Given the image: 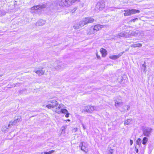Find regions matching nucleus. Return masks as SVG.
Instances as JSON below:
<instances>
[{
  "instance_id": "obj_41",
  "label": "nucleus",
  "mask_w": 154,
  "mask_h": 154,
  "mask_svg": "<svg viewBox=\"0 0 154 154\" xmlns=\"http://www.w3.org/2000/svg\"><path fill=\"white\" fill-rule=\"evenodd\" d=\"M75 130L76 131V130H77V128H75Z\"/></svg>"
},
{
  "instance_id": "obj_29",
  "label": "nucleus",
  "mask_w": 154,
  "mask_h": 154,
  "mask_svg": "<svg viewBox=\"0 0 154 154\" xmlns=\"http://www.w3.org/2000/svg\"><path fill=\"white\" fill-rule=\"evenodd\" d=\"M131 122V120L128 119L126 120L125 122V125H129L130 124V123Z\"/></svg>"
},
{
  "instance_id": "obj_37",
  "label": "nucleus",
  "mask_w": 154,
  "mask_h": 154,
  "mask_svg": "<svg viewBox=\"0 0 154 154\" xmlns=\"http://www.w3.org/2000/svg\"><path fill=\"white\" fill-rule=\"evenodd\" d=\"M82 127H83V129H86V128H85V126H84V125L83 124H82Z\"/></svg>"
},
{
  "instance_id": "obj_18",
  "label": "nucleus",
  "mask_w": 154,
  "mask_h": 154,
  "mask_svg": "<svg viewBox=\"0 0 154 154\" xmlns=\"http://www.w3.org/2000/svg\"><path fill=\"white\" fill-rule=\"evenodd\" d=\"M100 52L102 54L103 57H105L107 54V51L105 49L102 48L100 49Z\"/></svg>"
},
{
  "instance_id": "obj_28",
  "label": "nucleus",
  "mask_w": 154,
  "mask_h": 154,
  "mask_svg": "<svg viewBox=\"0 0 154 154\" xmlns=\"http://www.w3.org/2000/svg\"><path fill=\"white\" fill-rule=\"evenodd\" d=\"M146 65L144 64H143L142 65V69L143 70V71L144 72H146Z\"/></svg>"
},
{
  "instance_id": "obj_38",
  "label": "nucleus",
  "mask_w": 154,
  "mask_h": 154,
  "mask_svg": "<svg viewBox=\"0 0 154 154\" xmlns=\"http://www.w3.org/2000/svg\"><path fill=\"white\" fill-rule=\"evenodd\" d=\"M97 57L98 59L100 58V56H98L97 54Z\"/></svg>"
},
{
  "instance_id": "obj_21",
  "label": "nucleus",
  "mask_w": 154,
  "mask_h": 154,
  "mask_svg": "<svg viewBox=\"0 0 154 154\" xmlns=\"http://www.w3.org/2000/svg\"><path fill=\"white\" fill-rule=\"evenodd\" d=\"M57 4L60 6H64V0H59Z\"/></svg>"
},
{
  "instance_id": "obj_19",
  "label": "nucleus",
  "mask_w": 154,
  "mask_h": 154,
  "mask_svg": "<svg viewBox=\"0 0 154 154\" xmlns=\"http://www.w3.org/2000/svg\"><path fill=\"white\" fill-rule=\"evenodd\" d=\"M90 113H91L94 111H97L99 110V107L97 106H90Z\"/></svg>"
},
{
  "instance_id": "obj_27",
  "label": "nucleus",
  "mask_w": 154,
  "mask_h": 154,
  "mask_svg": "<svg viewBox=\"0 0 154 154\" xmlns=\"http://www.w3.org/2000/svg\"><path fill=\"white\" fill-rule=\"evenodd\" d=\"M148 140V139L146 137H144L143 138V140H142V143L143 145H145L146 144Z\"/></svg>"
},
{
  "instance_id": "obj_39",
  "label": "nucleus",
  "mask_w": 154,
  "mask_h": 154,
  "mask_svg": "<svg viewBox=\"0 0 154 154\" xmlns=\"http://www.w3.org/2000/svg\"><path fill=\"white\" fill-rule=\"evenodd\" d=\"M67 121H68L69 122H70V120L69 119H67V120H65V121L66 122Z\"/></svg>"
},
{
  "instance_id": "obj_6",
  "label": "nucleus",
  "mask_w": 154,
  "mask_h": 154,
  "mask_svg": "<svg viewBox=\"0 0 154 154\" xmlns=\"http://www.w3.org/2000/svg\"><path fill=\"white\" fill-rule=\"evenodd\" d=\"M46 4H44L42 5H38L33 6L30 9L31 11H40L41 10L45 8L46 7Z\"/></svg>"
},
{
  "instance_id": "obj_26",
  "label": "nucleus",
  "mask_w": 154,
  "mask_h": 154,
  "mask_svg": "<svg viewBox=\"0 0 154 154\" xmlns=\"http://www.w3.org/2000/svg\"><path fill=\"white\" fill-rule=\"evenodd\" d=\"M136 143L137 144L140 146V145H141V139L140 138H138L136 140Z\"/></svg>"
},
{
  "instance_id": "obj_14",
  "label": "nucleus",
  "mask_w": 154,
  "mask_h": 154,
  "mask_svg": "<svg viewBox=\"0 0 154 154\" xmlns=\"http://www.w3.org/2000/svg\"><path fill=\"white\" fill-rule=\"evenodd\" d=\"M64 67V65L63 64H61L55 67L53 69L55 70H60L63 69Z\"/></svg>"
},
{
  "instance_id": "obj_5",
  "label": "nucleus",
  "mask_w": 154,
  "mask_h": 154,
  "mask_svg": "<svg viewBox=\"0 0 154 154\" xmlns=\"http://www.w3.org/2000/svg\"><path fill=\"white\" fill-rule=\"evenodd\" d=\"M121 98V97L119 96L115 100V105L117 108H118L122 104L123 102Z\"/></svg>"
},
{
  "instance_id": "obj_11",
  "label": "nucleus",
  "mask_w": 154,
  "mask_h": 154,
  "mask_svg": "<svg viewBox=\"0 0 154 154\" xmlns=\"http://www.w3.org/2000/svg\"><path fill=\"white\" fill-rule=\"evenodd\" d=\"M96 33L93 26L88 27L86 30L87 34L88 35H92Z\"/></svg>"
},
{
  "instance_id": "obj_8",
  "label": "nucleus",
  "mask_w": 154,
  "mask_h": 154,
  "mask_svg": "<svg viewBox=\"0 0 154 154\" xmlns=\"http://www.w3.org/2000/svg\"><path fill=\"white\" fill-rule=\"evenodd\" d=\"M128 35L127 32L123 31L119 33L118 35L116 36L114 38L116 39L118 38H120L122 37L128 38Z\"/></svg>"
},
{
  "instance_id": "obj_33",
  "label": "nucleus",
  "mask_w": 154,
  "mask_h": 154,
  "mask_svg": "<svg viewBox=\"0 0 154 154\" xmlns=\"http://www.w3.org/2000/svg\"><path fill=\"white\" fill-rule=\"evenodd\" d=\"M138 20V19L137 18H135L134 19L131 20V22H135V21L137 20Z\"/></svg>"
},
{
  "instance_id": "obj_10",
  "label": "nucleus",
  "mask_w": 154,
  "mask_h": 154,
  "mask_svg": "<svg viewBox=\"0 0 154 154\" xmlns=\"http://www.w3.org/2000/svg\"><path fill=\"white\" fill-rule=\"evenodd\" d=\"M128 34V38L131 37L132 36H137L139 33V32L138 30H136L135 31L127 32Z\"/></svg>"
},
{
  "instance_id": "obj_7",
  "label": "nucleus",
  "mask_w": 154,
  "mask_h": 154,
  "mask_svg": "<svg viewBox=\"0 0 154 154\" xmlns=\"http://www.w3.org/2000/svg\"><path fill=\"white\" fill-rule=\"evenodd\" d=\"M21 117L20 116H17L15 117V119L13 121H12L10 122L9 124L8 125V127H10L11 125H15L21 121Z\"/></svg>"
},
{
  "instance_id": "obj_12",
  "label": "nucleus",
  "mask_w": 154,
  "mask_h": 154,
  "mask_svg": "<svg viewBox=\"0 0 154 154\" xmlns=\"http://www.w3.org/2000/svg\"><path fill=\"white\" fill-rule=\"evenodd\" d=\"M151 129L149 128H146L143 129V134L146 136H149L150 133Z\"/></svg>"
},
{
  "instance_id": "obj_20",
  "label": "nucleus",
  "mask_w": 154,
  "mask_h": 154,
  "mask_svg": "<svg viewBox=\"0 0 154 154\" xmlns=\"http://www.w3.org/2000/svg\"><path fill=\"white\" fill-rule=\"evenodd\" d=\"M142 46V44L140 43H137V44H134L132 45H131V47L133 48H136V47H140Z\"/></svg>"
},
{
  "instance_id": "obj_23",
  "label": "nucleus",
  "mask_w": 154,
  "mask_h": 154,
  "mask_svg": "<svg viewBox=\"0 0 154 154\" xmlns=\"http://www.w3.org/2000/svg\"><path fill=\"white\" fill-rule=\"evenodd\" d=\"M90 106H87L85 107L84 110L85 111H86L90 113Z\"/></svg>"
},
{
  "instance_id": "obj_24",
  "label": "nucleus",
  "mask_w": 154,
  "mask_h": 154,
  "mask_svg": "<svg viewBox=\"0 0 154 154\" xmlns=\"http://www.w3.org/2000/svg\"><path fill=\"white\" fill-rule=\"evenodd\" d=\"M71 5L69 4V0H64V6H68Z\"/></svg>"
},
{
  "instance_id": "obj_25",
  "label": "nucleus",
  "mask_w": 154,
  "mask_h": 154,
  "mask_svg": "<svg viewBox=\"0 0 154 154\" xmlns=\"http://www.w3.org/2000/svg\"><path fill=\"white\" fill-rule=\"evenodd\" d=\"M54 150H52L50 151L47 152H42L41 154H51L52 153H53L54 152Z\"/></svg>"
},
{
  "instance_id": "obj_22",
  "label": "nucleus",
  "mask_w": 154,
  "mask_h": 154,
  "mask_svg": "<svg viewBox=\"0 0 154 154\" xmlns=\"http://www.w3.org/2000/svg\"><path fill=\"white\" fill-rule=\"evenodd\" d=\"M9 127L8 126V127L5 125L3 126L2 128V131L5 132H7L8 131V129L9 128Z\"/></svg>"
},
{
  "instance_id": "obj_16",
  "label": "nucleus",
  "mask_w": 154,
  "mask_h": 154,
  "mask_svg": "<svg viewBox=\"0 0 154 154\" xmlns=\"http://www.w3.org/2000/svg\"><path fill=\"white\" fill-rule=\"evenodd\" d=\"M40 69H41V70H34V71L37 74L39 75H43L44 74L45 72V71L43 70L42 69H43V67L40 68Z\"/></svg>"
},
{
  "instance_id": "obj_40",
  "label": "nucleus",
  "mask_w": 154,
  "mask_h": 154,
  "mask_svg": "<svg viewBox=\"0 0 154 154\" xmlns=\"http://www.w3.org/2000/svg\"><path fill=\"white\" fill-rule=\"evenodd\" d=\"M2 14H1L0 13V17L1 16H2Z\"/></svg>"
},
{
  "instance_id": "obj_34",
  "label": "nucleus",
  "mask_w": 154,
  "mask_h": 154,
  "mask_svg": "<svg viewBox=\"0 0 154 154\" xmlns=\"http://www.w3.org/2000/svg\"><path fill=\"white\" fill-rule=\"evenodd\" d=\"M69 113H68V112H67V113H66V114L65 115V117L66 118L69 117Z\"/></svg>"
},
{
  "instance_id": "obj_31",
  "label": "nucleus",
  "mask_w": 154,
  "mask_h": 154,
  "mask_svg": "<svg viewBox=\"0 0 154 154\" xmlns=\"http://www.w3.org/2000/svg\"><path fill=\"white\" fill-rule=\"evenodd\" d=\"M67 125H65L64 126H62L61 129H62V131H64V133H65V130L67 128Z\"/></svg>"
},
{
  "instance_id": "obj_30",
  "label": "nucleus",
  "mask_w": 154,
  "mask_h": 154,
  "mask_svg": "<svg viewBox=\"0 0 154 154\" xmlns=\"http://www.w3.org/2000/svg\"><path fill=\"white\" fill-rule=\"evenodd\" d=\"M69 4H70L71 5L72 3H73L76 2H79V0H69Z\"/></svg>"
},
{
  "instance_id": "obj_3",
  "label": "nucleus",
  "mask_w": 154,
  "mask_h": 154,
  "mask_svg": "<svg viewBox=\"0 0 154 154\" xmlns=\"http://www.w3.org/2000/svg\"><path fill=\"white\" fill-rule=\"evenodd\" d=\"M124 11L125 12L124 13V15L125 16H130L136 13H139L140 12V11L138 10L133 9H125L124 10Z\"/></svg>"
},
{
  "instance_id": "obj_35",
  "label": "nucleus",
  "mask_w": 154,
  "mask_h": 154,
  "mask_svg": "<svg viewBox=\"0 0 154 154\" xmlns=\"http://www.w3.org/2000/svg\"><path fill=\"white\" fill-rule=\"evenodd\" d=\"M130 145H131L133 143V141L131 140H130Z\"/></svg>"
},
{
  "instance_id": "obj_2",
  "label": "nucleus",
  "mask_w": 154,
  "mask_h": 154,
  "mask_svg": "<svg viewBox=\"0 0 154 154\" xmlns=\"http://www.w3.org/2000/svg\"><path fill=\"white\" fill-rule=\"evenodd\" d=\"M94 20V19L91 17L85 18L79 22L75 24L73 28L75 29H79L88 23H93Z\"/></svg>"
},
{
  "instance_id": "obj_13",
  "label": "nucleus",
  "mask_w": 154,
  "mask_h": 154,
  "mask_svg": "<svg viewBox=\"0 0 154 154\" xmlns=\"http://www.w3.org/2000/svg\"><path fill=\"white\" fill-rule=\"evenodd\" d=\"M92 26L95 30L96 32L100 30L102 28H103V26L99 24H96L94 26Z\"/></svg>"
},
{
  "instance_id": "obj_17",
  "label": "nucleus",
  "mask_w": 154,
  "mask_h": 154,
  "mask_svg": "<svg viewBox=\"0 0 154 154\" xmlns=\"http://www.w3.org/2000/svg\"><path fill=\"white\" fill-rule=\"evenodd\" d=\"M45 23V20H41L37 22L35 24V25L36 26H43Z\"/></svg>"
},
{
  "instance_id": "obj_36",
  "label": "nucleus",
  "mask_w": 154,
  "mask_h": 154,
  "mask_svg": "<svg viewBox=\"0 0 154 154\" xmlns=\"http://www.w3.org/2000/svg\"><path fill=\"white\" fill-rule=\"evenodd\" d=\"M135 150L137 153H138V150L137 148H136V147H135Z\"/></svg>"
},
{
  "instance_id": "obj_1",
  "label": "nucleus",
  "mask_w": 154,
  "mask_h": 154,
  "mask_svg": "<svg viewBox=\"0 0 154 154\" xmlns=\"http://www.w3.org/2000/svg\"><path fill=\"white\" fill-rule=\"evenodd\" d=\"M51 103L46 106L47 107L48 109H52L54 112L60 114L66 113L68 112L67 110L65 109H61L63 107V105L62 104H59L58 102L56 100H53L50 101Z\"/></svg>"
},
{
  "instance_id": "obj_9",
  "label": "nucleus",
  "mask_w": 154,
  "mask_h": 154,
  "mask_svg": "<svg viewBox=\"0 0 154 154\" xmlns=\"http://www.w3.org/2000/svg\"><path fill=\"white\" fill-rule=\"evenodd\" d=\"M105 7L104 2L103 1L99 2L97 3L96 8L100 10L103 9Z\"/></svg>"
},
{
  "instance_id": "obj_15",
  "label": "nucleus",
  "mask_w": 154,
  "mask_h": 154,
  "mask_svg": "<svg viewBox=\"0 0 154 154\" xmlns=\"http://www.w3.org/2000/svg\"><path fill=\"white\" fill-rule=\"evenodd\" d=\"M124 53V52L120 53L117 55H112L110 56L109 58L113 60L118 59Z\"/></svg>"
},
{
  "instance_id": "obj_42",
  "label": "nucleus",
  "mask_w": 154,
  "mask_h": 154,
  "mask_svg": "<svg viewBox=\"0 0 154 154\" xmlns=\"http://www.w3.org/2000/svg\"><path fill=\"white\" fill-rule=\"evenodd\" d=\"M109 154H111V153H109Z\"/></svg>"
},
{
  "instance_id": "obj_4",
  "label": "nucleus",
  "mask_w": 154,
  "mask_h": 154,
  "mask_svg": "<svg viewBox=\"0 0 154 154\" xmlns=\"http://www.w3.org/2000/svg\"><path fill=\"white\" fill-rule=\"evenodd\" d=\"M88 145L86 143L81 142L80 143L79 147L80 149L85 152H87L88 151Z\"/></svg>"
},
{
  "instance_id": "obj_32",
  "label": "nucleus",
  "mask_w": 154,
  "mask_h": 154,
  "mask_svg": "<svg viewBox=\"0 0 154 154\" xmlns=\"http://www.w3.org/2000/svg\"><path fill=\"white\" fill-rule=\"evenodd\" d=\"M124 107H125V110L126 109L127 110H128L130 109V106L129 105H125V106Z\"/></svg>"
}]
</instances>
